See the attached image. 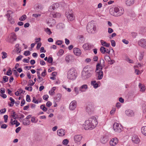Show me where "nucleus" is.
I'll return each mask as SVG.
<instances>
[{
    "instance_id": "obj_38",
    "label": "nucleus",
    "mask_w": 146,
    "mask_h": 146,
    "mask_svg": "<svg viewBox=\"0 0 146 146\" xmlns=\"http://www.w3.org/2000/svg\"><path fill=\"white\" fill-rule=\"evenodd\" d=\"M108 141V139L105 137H103L101 139V142L103 144L106 143Z\"/></svg>"
},
{
    "instance_id": "obj_50",
    "label": "nucleus",
    "mask_w": 146,
    "mask_h": 146,
    "mask_svg": "<svg viewBox=\"0 0 146 146\" xmlns=\"http://www.w3.org/2000/svg\"><path fill=\"white\" fill-rule=\"evenodd\" d=\"M25 89L28 91L31 92L32 91L33 88L32 87H27L26 86L25 88Z\"/></svg>"
},
{
    "instance_id": "obj_10",
    "label": "nucleus",
    "mask_w": 146,
    "mask_h": 146,
    "mask_svg": "<svg viewBox=\"0 0 146 146\" xmlns=\"http://www.w3.org/2000/svg\"><path fill=\"white\" fill-rule=\"evenodd\" d=\"M83 48L84 50H90L94 47V46L89 43L84 44L83 46Z\"/></svg>"
},
{
    "instance_id": "obj_23",
    "label": "nucleus",
    "mask_w": 146,
    "mask_h": 146,
    "mask_svg": "<svg viewBox=\"0 0 146 146\" xmlns=\"http://www.w3.org/2000/svg\"><path fill=\"white\" fill-rule=\"evenodd\" d=\"M100 41L101 44L103 46L109 47L110 46V43H108L103 40H101Z\"/></svg>"
},
{
    "instance_id": "obj_4",
    "label": "nucleus",
    "mask_w": 146,
    "mask_h": 146,
    "mask_svg": "<svg viewBox=\"0 0 146 146\" xmlns=\"http://www.w3.org/2000/svg\"><path fill=\"white\" fill-rule=\"evenodd\" d=\"M77 73L76 69L73 68H71L68 72L67 73V78L68 79L74 80L77 77Z\"/></svg>"
},
{
    "instance_id": "obj_30",
    "label": "nucleus",
    "mask_w": 146,
    "mask_h": 146,
    "mask_svg": "<svg viewBox=\"0 0 146 146\" xmlns=\"http://www.w3.org/2000/svg\"><path fill=\"white\" fill-rule=\"evenodd\" d=\"M139 88L140 89V91L142 92H143L145 90V86H142V84L140 83H139Z\"/></svg>"
},
{
    "instance_id": "obj_7",
    "label": "nucleus",
    "mask_w": 146,
    "mask_h": 146,
    "mask_svg": "<svg viewBox=\"0 0 146 146\" xmlns=\"http://www.w3.org/2000/svg\"><path fill=\"white\" fill-rule=\"evenodd\" d=\"M99 64H97L96 65V69L95 71L96 75L97 77V80H100L102 79L103 76V72L101 70H98Z\"/></svg>"
},
{
    "instance_id": "obj_44",
    "label": "nucleus",
    "mask_w": 146,
    "mask_h": 146,
    "mask_svg": "<svg viewBox=\"0 0 146 146\" xmlns=\"http://www.w3.org/2000/svg\"><path fill=\"white\" fill-rule=\"evenodd\" d=\"M2 58L3 59L6 58L7 57V54L5 52H2Z\"/></svg>"
},
{
    "instance_id": "obj_32",
    "label": "nucleus",
    "mask_w": 146,
    "mask_h": 146,
    "mask_svg": "<svg viewBox=\"0 0 146 146\" xmlns=\"http://www.w3.org/2000/svg\"><path fill=\"white\" fill-rule=\"evenodd\" d=\"M142 133L145 135L146 136V126H143L141 129Z\"/></svg>"
},
{
    "instance_id": "obj_13",
    "label": "nucleus",
    "mask_w": 146,
    "mask_h": 146,
    "mask_svg": "<svg viewBox=\"0 0 146 146\" xmlns=\"http://www.w3.org/2000/svg\"><path fill=\"white\" fill-rule=\"evenodd\" d=\"M132 141L133 143L135 144H138L140 142V139L138 136L136 135H133L132 137Z\"/></svg>"
},
{
    "instance_id": "obj_15",
    "label": "nucleus",
    "mask_w": 146,
    "mask_h": 146,
    "mask_svg": "<svg viewBox=\"0 0 146 146\" xmlns=\"http://www.w3.org/2000/svg\"><path fill=\"white\" fill-rule=\"evenodd\" d=\"M76 106V101L75 100L72 101L70 104L69 109L72 110H74Z\"/></svg>"
},
{
    "instance_id": "obj_17",
    "label": "nucleus",
    "mask_w": 146,
    "mask_h": 146,
    "mask_svg": "<svg viewBox=\"0 0 146 146\" xmlns=\"http://www.w3.org/2000/svg\"><path fill=\"white\" fill-rule=\"evenodd\" d=\"M88 86L87 84H84L79 88V90L81 92H85L88 89Z\"/></svg>"
},
{
    "instance_id": "obj_49",
    "label": "nucleus",
    "mask_w": 146,
    "mask_h": 146,
    "mask_svg": "<svg viewBox=\"0 0 146 146\" xmlns=\"http://www.w3.org/2000/svg\"><path fill=\"white\" fill-rule=\"evenodd\" d=\"M31 54V52L29 50L25 51L24 52L23 54L25 56L29 55Z\"/></svg>"
},
{
    "instance_id": "obj_8",
    "label": "nucleus",
    "mask_w": 146,
    "mask_h": 146,
    "mask_svg": "<svg viewBox=\"0 0 146 146\" xmlns=\"http://www.w3.org/2000/svg\"><path fill=\"white\" fill-rule=\"evenodd\" d=\"M113 128L115 131L118 133L121 132L123 131V127L121 125L117 123H114Z\"/></svg>"
},
{
    "instance_id": "obj_22",
    "label": "nucleus",
    "mask_w": 146,
    "mask_h": 146,
    "mask_svg": "<svg viewBox=\"0 0 146 146\" xmlns=\"http://www.w3.org/2000/svg\"><path fill=\"white\" fill-rule=\"evenodd\" d=\"M64 130L63 129H61L57 130L58 135L60 136H63L65 135Z\"/></svg>"
},
{
    "instance_id": "obj_26",
    "label": "nucleus",
    "mask_w": 146,
    "mask_h": 146,
    "mask_svg": "<svg viewBox=\"0 0 146 146\" xmlns=\"http://www.w3.org/2000/svg\"><path fill=\"white\" fill-rule=\"evenodd\" d=\"M68 19L70 21L73 20L74 19L73 14L72 13L69 14L68 15H66Z\"/></svg>"
},
{
    "instance_id": "obj_6",
    "label": "nucleus",
    "mask_w": 146,
    "mask_h": 146,
    "mask_svg": "<svg viewBox=\"0 0 146 146\" xmlns=\"http://www.w3.org/2000/svg\"><path fill=\"white\" fill-rule=\"evenodd\" d=\"M7 13L5 15L7 17L8 21L11 24H14L15 23L14 20L12 17V14L13 12L10 10L7 11Z\"/></svg>"
},
{
    "instance_id": "obj_35",
    "label": "nucleus",
    "mask_w": 146,
    "mask_h": 146,
    "mask_svg": "<svg viewBox=\"0 0 146 146\" xmlns=\"http://www.w3.org/2000/svg\"><path fill=\"white\" fill-rule=\"evenodd\" d=\"M40 108L42 109L44 111H46L47 110V108L45 106V105L42 104L40 106Z\"/></svg>"
},
{
    "instance_id": "obj_1",
    "label": "nucleus",
    "mask_w": 146,
    "mask_h": 146,
    "mask_svg": "<svg viewBox=\"0 0 146 146\" xmlns=\"http://www.w3.org/2000/svg\"><path fill=\"white\" fill-rule=\"evenodd\" d=\"M98 123V122L96 117L92 116L85 121L84 129L86 130H92L95 128Z\"/></svg>"
},
{
    "instance_id": "obj_56",
    "label": "nucleus",
    "mask_w": 146,
    "mask_h": 146,
    "mask_svg": "<svg viewBox=\"0 0 146 146\" xmlns=\"http://www.w3.org/2000/svg\"><path fill=\"white\" fill-rule=\"evenodd\" d=\"M43 80V78L40 77V76H38L37 81L38 82H40Z\"/></svg>"
},
{
    "instance_id": "obj_16",
    "label": "nucleus",
    "mask_w": 146,
    "mask_h": 146,
    "mask_svg": "<svg viewBox=\"0 0 146 146\" xmlns=\"http://www.w3.org/2000/svg\"><path fill=\"white\" fill-rule=\"evenodd\" d=\"M73 52L74 54L77 56H79L81 54V50L78 48H74L73 49Z\"/></svg>"
},
{
    "instance_id": "obj_33",
    "label": "nucleus",
    "mask_w": 146,
    "mask_h": 146,
    "mask_svg": "<svg viewBox=\"0 0 146 146\" xmlns=\"http://www.w3.org/2000/svg\"><path fill=\"white\" fill-rule=\"evenodd\" d=\"M79 42L81 43H83L84 40V36L81 35L79 36Z\"/></svg>"
},
{
    "instance_id": "obj_5",
    "label": "nucleus",
    "mask_w": 146,
    "mask_h": 146,
    "mask_svg": "<svg viewBox=\"0 0 146 146\" xmlns=\"http://www.w3.org/2000/svg\"><path fill=\"white\" fill-rule=\"evenodd\" d=\"M88 33H94L96 30V25L93 23H89L86 27Z\"/></svg>"
},
{
    "instance_id": "obj_62",
    "label": "nucleus",
    "mask_w": 146,
    "mask_h": 146,
    "mask_svg": "<svg viewBox=\"0 0 146 146\" xmlns=\"http://www.w3.org/2000/svg\"><path fill=\"white\" fill-rule=\"evenodd\" d=\"M13 71L14 72V74L15 75L16 77H18V76H19V74H18V72L16 71V70H13Z\"/></svg>"
},
{
    "instance_id": "obj_34",
    "label": "nucleus",
    "mask_w": 146,
    "mask_h": 146,
    "mask_svg": "<svg viewBox=\"0 0 146 146\" xmlns=\"http://www.w3.org/2000/svg\"><path fill=\"white\" fill-rule=\"evenodd\" d=\"M100 50L102 54H105L106 52V48L103 46H102L100 49Z\"/></svg>"
},
{
    "instance_id": "obj_25",
    "label": "nucleus",
    "mask_w": 146,
    "mask_h": 146,
    "mask_svg": "<svg viewBox=\"0 0 146 146\" xmlns=\"http://www.w3.org/2000/svg\"><path fill=\"white\" fill-rule=\"evenodd\" d=\"M135 132L134 128L133 127L129 128L127 129V132L129 134H131Z\"/></svg>"
},
{
    "instance_id": "obj_2",
    "label": "nucleus",
    "mask_w": 146,
    "mask_h": 146,
    "mask_svg": "<svg viewBox=\"0 0 146 146\" xmlns=\"http://www.w3.org/2000/svg\"><path fill=\"white\" fill-rule=\"evenodd\" d=\"M110 14L114 16L119 17L122 15L124 13L123 8L120 6H116L110 9Z\"/></svg>"
},
{
    "instance_id": "obj_12",
    "label": "nucleus",
    "mask_w": 146,
    "mask_h": 146,
    "mask_svg": "<svg viewBox=\"0 0 146 146\" xmlns=\"http://www.w3.org/2000/svg\"><path fill=\"white\" fill-rule=\"evenodd\" d=\"M11 37L9 40V42L11 43H13L14 42L17 40L16 35L14 33H11Z\"/></svg>"
},
{
    "instance_id": "obj_36",
    "label": "nucleus",
    "mask_w": 146,
    "mask_h": 146,
    "mask_svg": "<svg viewBox=\"0 0 146 146\" xmlns=\"http://www.w3.org/2000/svg\"><path fill=\"white\" fill-rule=\"evenodd\" d=\"M74 91L76 95L78 94L79 93V91H80L79 90V88L78 87H75L74 88Z\"/></svg>"
},
{
    "instance_id": "obj_20",
    "label": "nucleus",
    "mask_w": 146,
    "mask_h": 146,
    "mask_svg": "<svg viewBox=\"0 0 146 146\" xmlns=\"http://www.w3.org/2000/svg\"><path fill=\"white\" fill-rule=\"evenodd\" d=\"M125 113L127 115L129 116L132 117L134 115V113L133 111L130 110H126Z\"/></svg>"
},
{
    "instance_id": "obj_41",
    "label": "nucleus",
    "mask_w": 146,
    "mask_h": 146,
    "mask_svg": "<svg viewBox=\"0 0 146 146\" xmlns=\"http://www.w3.org/2000/svg\"><path fill=\"white\" fill-rule=\"evenodd\" d=\"M144 56V53L143 52H140L139 56V60H141L143 58Z\"/></svg>"
},
{
    "instance_id": "obj_58",
    "label": "nucleus",
    "mask_w": 146,
    "mask_h": 146,
    "mask_svg": "<svg viewBox=\"0 0 146 146\" xmlns=\"http://www.w3.org/2000/svg\"><path fill=\"white\" fill-rule=\"evenodd\" d=\"M6 111V109L5 108H4L3 109H2L0 110V113L1 114L2 113H5Z\"/></svg>"
},
{
    "instance_id": "obj_42",
    "label": "nucleus",
    "mask_w": 146,
    "mask_h": 146,
    "mask_svg": "<svg viewBox=\"0 0 146 146\" xmlns=\"http://www.w3.org/2000/svg\"><path fill=\"white\" fill-rule=\"evenodd\" d=\"M29 82L30 84H28L27 86H30V87H32V86H33L35 84V82H34L32 80H29Z\"/></svg>"
},
{
    "instance_id": "obj_52",
    "label": "nucleus",
    "mask_w": 146,
    "mask_h": 146,
    "mask_svg": "<svg viewBox=\"0 0 146 146\" xmlns=\"http://www.w3.org/2000/svg\"><path fill=\"white\" fill-rule=\"evenodd\" d=\"M104 58L106 60L108 61L109 62H110V57L108 55H106L105 56Z\"/></svg>"
},
{
    "instance_id": "obj_3",
    "label": "nucleus",
    "mask_w": 146,
    "mask_h": 146,
    "mask_svg": "<svg viewBox=\"0 0 146 146\" xmlns=\"http://www.w3.org/2000/svg\"><path fill=\"white\" fill-rule=\"evenodd\" d=\"M93 72L94 70L92 68H90L88 69L87 68H84L82 74V78L85 79L88 78L92 76Z\"/></svg>"
},
{
    "instance_id": "obj_40",
    "label": "nucleus",
    "mask_w": 146,
    "mask_h": 146,
    "mask_svg": "<svg viewBox=\"0 0 146 146\" xmlns=\"http://www.w3.org/2000/svg\"><path fill=\"white\" fill-rule=\"evenodd\" d=\"M9 78L6 76H4L3 77V81L4 83H5L8 81Z\"/></svg>"
},
{
    "instance_id": "obj_53",
    "label": "nucleus",
    "mask_w": 146,
    "mask_h": 146,
    "mask_svg": "<svg viewBox=\"0 0 146 146\" xmlns=\"http://www.w3.org/2000/svg\"><path fill=\"white\" fill-rule=\"evenodd\" d=\"M111 46L113 47L115 46L116 45L115 42V40H111Z\"/></svg>"
},
{
    "instance_id": "obj_57",
    "label": "nucleus",
    "mask_w": 146,
    "mask_h": 146,
    "mask_svg": "<svg viewBox=\"0 0 146 146\" xmlns=\"http://www.w3.org/2000/svg\"><path fill=\"white\" fill-rule=\"evenodd\" d=\"M62 43V41L61 40H58L56 42V44L58 45H61Z\"/></svg>"
},
{
    "instance_id": "obj_9",
    "label": "nucleus",
    "mask_w": 146,
    "mask_h": 146,
    "mask_svg": "<svg viewBox=\"0 0 146 146\" xmlns=\"http://www.w3.org/2000/svg\"><path fill=\"white\" fill-rule=\"evenodd\" d=\"M86 110L89 115H91L93 113V105L91 104H88L86 107Z\"/></svg>"
},
{
    "instance_id": "obj_21",
    "label": "nucleus",
    "mask_w": 146,
    "mask_h": 146,
    "mask_svg": "<svg viewBox=\"0 0 146 146\" xmlns=\"http://www.w3.org/2000/svg\"><path fill=\"white\" fill-rule=\"evenodd\" d=\"M135 0H126L125 4L127 6H130L133 5L134 3Z\"/></svg>"
},
{
    "instance_id": "obj_47",
    "label": "nucleus",
    "mask_w": 146,
    "mask_h": 146,
    "mask_svg": "<svg viewBox=\"0 0 146 146\" xmlns=\"http://www.w3.org/2000/svg\"><path fill=\"white\" fill-rule=\"evenodd\" d=\"M46 32L49 35H50L52 33L50 30L49 28H47L45 30Z\"/></svg>"
},
{
    "instance_id": "obj_46",
    "label": "nucleus",
    "mask_w": 146,
    "mask_h": 146,
    "mask_svg": "<svg viewBox=\"0 0 146 146\" xmlns=\"http://www.w3.org/2000/svg\"><path fill=\"white\" fill-rule=\"evenodd\" d=\"M53 61V58L52 57H49L48 58L47 61L49 63H51Z\"/></svg>"
},
{
    "instance_id": "obj_31",
    "label": "nucleus",
    "mask_w": 146,
    "mask_h": 146,
    "mask_svg": "<svg viewBox=\"0 0 146 146\" xmlns=\"http://www.w3.org/2000/svg\"><path fill=\"white\" fill-rule=\"evenodd\" d=\"M56 27V28L58 29H60L64 28V25L63 23H59L57 25Z\"/></svg>"
},
{
    "instance_id": "obj_51",
    "label": "nucleus",
    "mask_w": 146,
    "mask_h": 146,
    "mask_svg": "<svg viewBox=\"0 0 146 146\" xmlns=\"http://www.w3.org/2000/svg\"><path fill=\"white\" fill-rule=\"evenodd\" d=\"M98 64H99V66H98V67L99 68L98 70H102L103 68L105 66L104 64H103V65L101 64V65L99 63H98Z\"/></svg>"
},
{
    "instance_id": "obj_64",
    "label": "nucleus",
    "mask_w": 146,
    "mask_h": 146,
    "mask_svg": "<svg viewBox=\"0 0 146 146\" xmlns=\"http://www.w3.org/2000/svg\"><path fill=\"white\" fill-rule=\"evenodd\" d=\"M12 74V72L11 70H9L7 73V75L8 76H11Z\"/></svg>"
},
{
    "instance_id": "obj_37",
    "label": "nucleus",
    "mask_w": 146,
    "mask_h": 146,
    "mask_svg": "<svg viewBox=\"0 0 146 146\" xmlns=\"http://www.w3.org/2000/svg\"><path fill=\"white\" fill-rule=\"evenodd\" d=\"M56 89V87H53L52 89L51 90V91H49V94H50L51 95H52L53 94H54V91Z\"/></svg>"
},
{
    "instance_id": "obj_63",
    "label": "nucleus",
    "mask_w": 146,
    "mask_h": 146,
    "mask_svg": "<svg viewBox=\"0 0 146 146\" xmlns=\"http://www.w3.org/2000/svg\"><path fill=\"white\" fill-rule=\"evenodd\" d=\"M49 97L47 95H46L43 96V98L44 100L47 101Z\"/></svg>"
},
{
    "instance_id": "obj_19",
    "label": "nucleus",
    "mask_w": 146,
    "mask_h": 146,
    "mask_svg": "<svg viewBox=\"0 0 146 146\" xmlns=\"http://www.w3.org/2000/svg\"><path fill=\"white\" fill-rule=\"evenodd\" d=\"M82 136L80 135H75L74 137V139L76 143H80L81 140Z\"/></svg>"
},
{
    "instance_id": "obj_59",
    "label": "nucleus",
    "mask_w": 146,
    "mask_h": 146,
    "mask_svg": "<svg viewBox=\"0 0 146 146\" xmlns=\"http://www.w3.org/2000/svg\"><path fill=\"white\" fill-rule=\"evenodd\" d=\"M31 121L32 123H36L37 121H36L35 118V117H31Z\"/></svg>"
},
{
    "instance_id": "obj_61",
    "label": "nucleus",
    "mask_w": 146,
    "mask_h": 146,
    "mask_svg": "<svg viewBox=\"0 0 146 146\" xmlns=\"http://www.w3.org/2000/svg\"><path fill=\"white\" fill-rule=\"evenodd\" d=\"M8 125L6 124H2L1 127V128L2 129H5L7 127Z\"/></svg>"
},
{
    "instance_id": "obj_60",
    "label": "nucleus",
    "mask_w": 146,
    "mask_h": 146,
    "mask_svg": "<svg viewBox=\"0 0 146 146\" xmlns=\"http://www.w3.org/2000/svg\"><path fill=\"white\" fill-rule=\"evenodd\" d=\"M4 119V121L5 123H7L8 117V116L7 115H5L3 116Z\"/></svg>"
},
{
    "instance_id": "obj_27",
    "label": "nucleus",
    "mask_w": 146,
    "mask_h": 146,
    "mask_svg": "<svg viewBox=\"0 0 146 146\" xmlns=\"http://www.w3.org/2000/svg\"><path fill=\"white\" fill-rule=\"evenodd\" d=\"M22 123L24 125H29L30 124V121L29 120L25 118L23 119Z\"/></svg>"
},
{
    "instance_id": "obj_55",
    "label": "nucleus",
    "mask_w": 146,
    "mask_h": 146,
    "mask_svg": "<svg viewBox=\"0 0 146 146\" xmlns=\"http://www.w3.org/2000/svg\"><path fill=\"white\" fill-rule=\"evenodd\" d=\"M23 56L22 55H20L18 56L16 59V60L17 62H18L20 60H21Z\"/></svg>"
},
{
    "instance_id": "obj_43",
    "label": "nucleus",
    "mask_w": 146,
    "mask_h": 146,
    "mask_svg": "<svg viewBox=\"0 0 146 146\" xmlns=\"http://www.w3.org/2000/svg\"><path fill=\"white\" fill-rule=\"evenodd\" d=\"M141 33H143L146 32V28L145 27H142L140 30Z\"/></svg>"
},
{
    "instance_id": "obj_48",
    "label": "nucleus",
    "mask_w": 146,
    "mask_h": 146,
    "mask_svg": "<svg viewBox=\"0 0 146 146\" xmlns=\"http://www.w3.org/2000/svg\"><path fill=\"white\" fill-rule=\"evenodd\" d=\"M69 141L68 139H64L62 141V143L65 145H67Z\"/></svg>"
},
{
    "instance_id": "obj_28",
    "label": "nucleus",
    "mask_w": 146,
    "mask_h": 146,
    "mask_svg": "<svg viewBox=\"0 0 146 146\" xmlns=\"http://www.w3.org/2000/svg\"><path fill=\"white\" fill-rule=\"evenodd\" d=\"M91 84L92 86H93V87L95 88H96L98 87V84L96 83V81L95 80L92 81L91 82Z\"/></svg>"
},
{
    "instance_id": "obj_18",
    "label": "nucleus",
    "mask_w": 146,
    "mask_h": 146,
    "mask_svg": "<svg viewBox=\"0 0 146 146\" xmlns=\"http://www.w3.org/2000/svg\"><path fill=\"white\" fill-rule=\"evenodd\" d=\"M59 7V4L58 3H54L50 7L49 10L51 12L58 8Z\"/></svg>"
},
{
    "instance_id": "obj_54",
    "label": "nucleus",
    "mask_w": 146,
    "mask_h": 146,
    "mask_svg": "<svg viewBox=\"0 0 146 146\" xmlns=\"http://www.w3.org/2000/svg\"><path fill=\"white\" fill-rule=\"evenodd\" d=\"M26 100L28 102H30L31 101L30 96L29 95H27L26 96Z\"/></svg>"
},
{
    "instance_id": "obj_29",
    "label": "nucleus",
    "mask_w": 146,
    "mask_h": 146,
    "mask_svg": "<svg viewBox=\"0 0 146 146\" xmlns=\"http://www.w3.org/2000/svg\"><path fill=\"white\" fill-rule=\"evenodd\" d=\"M61 97V95L60 94H58L54 99L56 102H58L60 100Z\"/></svg>"
},
{
    "instance_id": "obj_24",
    "label": "nucleus",
    "mask_w": 146,
    "mask_h": 146,
    "mask_svg": "<svg viewBox=\"0 0 146 146\" xmlns=\"http://www.w3.org/2000/svg\"><path fill=\"white\" fill-rule=\"evenodd\" d=\"M51 15L54 18H59L60 17L61 14L59 13L53 12L52 13Z\"/></svg>"
},
{
    "instance_id": "obj_14",
    "label": "nucleus",
    "mask_w": 146,
    "mask_h": 146,
    "mask_svg": "<svg viewBox=\"0 0 146 146\" xmlns=\"http://www.w3.org/2000/svg\"><path fill=\"white\" fill-rule=\"evenodd\" d=\"M118 140L117 138H112L110 142V144L112 146L116 145L118 143Z\"/></svg>"
},
{
    "instance_id": "obj_45",
    "label": "nucleus",
    "mask_w": 146,
    "mask_h": 146,
    "mask_svg": "<svg viewBox=\"0 0 146 146\" xmlns=\"http://www.w3.org/2000/svg\"><path fill=\"white\" fill-rule=\"evenodd\" d=\"M71 56L70 55H68L66 56L65 57V60L66 61L68 62L69 61L71 60L70 58Z\"/></svg>"
},
{
    "instance_id": "obj_39",
    "label": "nucleus",
    "mask_w": 146,
    "mask_h": 146,
    "mask_svg": "<svg viewBox=\"0 0 146 146\" xmlns=\"http://www.w3.org/2000/svg\"><path fill=\"white\" fill-rule=\"evenodd\" d=\"M27 18V16L25 15H23L21 17H20L19 18V20L20 21H24Z\"/></svg>"
},
{
    "instance_id": "obj_11",
    "label": "nucleus",
    "mask_w": 146,
    "mask_h": 146,
    "mask_svg": "<svg viewBox=\"0 0 146 146\" xmlns=\"http://www.w3.org/2000/svg\"><path fill=\"white\" fill-rule=\"evenodd\" d=\"M139 45L142 47L146 48V40L142 38L138 41Z\"/></svg>"
}]
</instances>
